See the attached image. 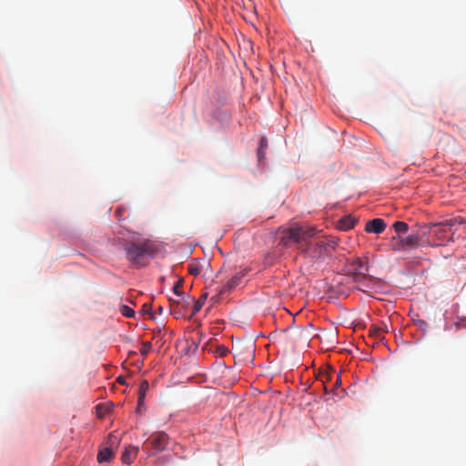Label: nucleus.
<instances>
[{
  "mask_svg": "<svg viewBox=\"0 0 466 466\" xmlns=\"http://www.w3.org/2000/svg\"><path fill=\"white\" fill-rule=\"evenodd\" d=\"M457 222H458V223H464V221H463V220H461V219H459V218H453V219H451V225H453V224H455V223H457Z\"/></svg>",
  "mask_w": 466,
  "mask_h": 466,
  "instance_id": "obj_26",
  "label": "nucleus"
},
{
  "mask_svg": "<svg viewBox=\"0 0 466 466\" xmlns=\"http://www.w3.org/2000/svg\"><path fill=\"white\" fill-rule=\"evenodd\" d=\"M420 328L425 329V328H427V327H428V324H427V322H426V321H424V320H420Z\"/></svg>",
  "mask_w": 466,
  "mask_h": 466,
  "instance_id": "obj_28",
  "label": "nucleus"
},
{
  "mask_svg": "<svg viewBox=\"0 0 466 466\" xmlns=\"http://www.w3.org/2000/svg\"><path fill=\"white\" fill-rule=\"evenodd\" d=\"M149 384L147 380H142L139 384V390H138V400L137 403L140 407L144 403V400L147 394V391L148 390Z\"/></svg>",
  "mask_w": 466,
  "mask_h": 466,
  "instance_id": "obj_16",
  "label": "nucleus"
},
{
  "mask_svg": "<svg viewBox=\"0 0 466 466\" xmlns=\"http://www.w3.org/2000/svg\"><path fill=\"white\" fill-rule=\"evenodd\" d=\"M432 229H434L435 233H437L439 230H442V224H417L416 228L412 231L418 234V237H420V240L422 244H430L428 237L431 233Z\"/></svg>",
  "mask_w": 466,
  "mask_h": 466,
  "instance_id": "obj_6",
  "label": "nucleus"
},
{
  "mask_svg": "<svg viewBox=\"0 0 466 466\" xmlns=\"http://www.w3.org/2000/svg\"><path fill=\"white\" fill-rule=\"evenodd\" d=\"M267 148H268V140L266 137H263L259 140V146H258V152H257L258 158L259 162H261L262 159H264L266 157L265 151Z\"/></svg>",
  "mask_w": 466,
  "mask_h": 466,
  "instance_id": "obj_17",
  "label": "nucleus"
},
{
  "mask_svg": "<svg viewBox=\"0 0 466 466\" xmlns=\"http://www.w3.org/2000/svg\"><path fill=\"white\" fill-rule=\"evenodd\" d=\"M457 327L460 329L461 327H466V322L463 320L462 322L456 323Z\"/></svg>",
  "mask_w": 466,
  "mask_h": 466,
  "instance_id": "obj_29",
  "label": "nucleus"
},
{
  "mask_svg": "<svg viewBox=\"0 0 466 466\" xmlns=\"http://www.w3.org/2000/svg\"><path fill=\"white\" fill-rule=\"evenodd\" d=\"M279 245L285 248L297 246L301 254L317 259L335 249L336 243L327 239L312 238L317 235L316 228L300 223H293L289 227L279 228Z\"/></svg>",
  "mask_w": 466,
  "mask_h": 466,
  "instance_id": "obj_1",
  "label": "nucleus"
},
{
  "mask_svg": "<svg viewBox=\"0 0 466 466\" xmlns=\"http://www.w3.org/2000/svg\"><path fill=\"white\" fill-rule=\"evenodd\" d=\"M346 267L348 273L352 276L354 282L358 277L363 276L369 271L368 263L357 257L349 259Z\"/></svg>",
  "mask_w": 466,
  "mask_h": 466,
  "instance_id": "obj_5",
  "label": "nucleus"
},
{
  "mask_svg": "<svg viewBox=\"0 0 466 466\" xmlns=\"http://www.w3.org/2000/svg\"><path fill=\"white\" fill-rule=\"evenodd\" d=\"M151 348H152L151 342H149V341L143 342L142 348H141V350H140L141 354L142 355H147L150 351Z\"/></svg>",
  "mask_w": 466,
  "mask_h": 466,
  "instance_id": "obj_21",
  "label": "nucleus"
},
{
  "mask_svg": "<svg viewBox=\"0 0 466 466\" xmlns=\"http://www.w3.org/2000/svg\"><path fill=\"white\" fill-rule=\"evenodd\" d=\"M380 328H381V333L388 331L386 325H384L383 327H380Z\"/></svg>",
  "mask_w": 466,
  "mask_h": 466,
  "instance_id": "obj_32",
  "label": "nucleus"
},
{
  "mask_svg": "<svg viewBox=\"0 0 466 466\" xmlns=\"http://www.w3.org/2000/svg\"><path fill=\"white\" fill-rule=\"evenodd\" d=\"M250 355L252 356V353H253V350H252V346H250V351H249Z\"/></svg>",
  "mask_w": 466,
  "mask_h": 466,
  "instance_id": "obj_36",
  "label": "nucleus"
},
{
  "mask_svg": "<svg viewBox=\"0 0 466 466\" xmlns=\"http://www.w3.org/2000/svg\"><path fill=\"white\" fill-rule=\"evenodd\" d=\"M120 384H124L125 383V379L123 377H118L117 380H116Z\"/></svg>",
  "mask_w": 466,
  "mask_h": 466,
  "instance_id": "obj_30",
  "label": "nucleus"
},
{
  "mask_svg": "<svg viewBox=\"0 0 466 466\" xmlns=\"http://www.w3.org/2000/svg\"><path fill=\"white\" fill-rule=\"evenodd\" d=\"M120 312L127 318H132L135 315V311L128 306L123 305L120 308Z\"/></svg>",
  "mask_w": 466,
  "mask_h": 466,
  "instance_id": "obj_19",
  "label": "nucleus"
},
{
  "mask_svg": "<svg viewBox=\"0 0 466 466\" xmlns=\"http://www.w3.org/2000/svg\"><path fill=\"white\" fill-rule=\"evenodd\" d=\"M138 451H139V449L137 446L129 445V446L126 447L125 451L122 452V455H121L122 462L128 464V465L131 464L133 460L137 455Z\"/></svg>",
  "mask_w": 466,
  "mask_h": 466,
  "instance_id": "obj_10",
  "label": "nucleus"
},
{
  "mask_svg": "<svg viewBox=\"0 0 466 466\" xmlns=\"http://www.w3.org/2000/svg\"><path fill=\"white\" fill-rule=\"evenodd\" d=\"M121 211H122V208H118L116 211V215L117 216H120L121 215Z\"/></svg>",
  "mask_w": 466,
  "mask_h": 466,
  "instance_id": "obj_31",
  "label": "nucleus"
},
{
  "mask_svg": "<svg viewBox=\"0 0 466 466\" xmlns=\"http://www.w3.org/2000/svg\"><path fill=\"white\" fill-rule=\"evenodd\" d=\"M124 249L127 259L137 268L145 267L149 258L157 252V247L149 239L129 241L126 243Z\"/></svg>",
  "mask_w": 466,
  "mask_h": 466,
  "instance_id": "obj_2",
  "label": "nucleus"
},
{
  "mask_svg": "<svg viewBox=\"0 0 466 466\" xmlns=\"http://www.w3.org/2000/svg\"><path fill=\"white\" fill-rule=\"evenodd\" d=\"M181 287H182V281L181 280L177 281L173 287V291H174L175 295L181 298V300L185 304H189L193 300V299L189 295H187L184 292L180 291L179 289Z\"/></svg>",
  "mask_w": 466,
  "mask_h": 466,
  "instance_id": "obj_11",
  "label": "nucleus"
},
{
  "mask_svg": "<svg viewBox=\"0 0 466 466\" xmlns=\"http://www.w3.org/2000/svg\"><path fill=\"white\" fill-rule=\"evenodd\" d=\"M370 335L375 337V338H380V334H381V328L380 327H376V326H372L370 328Z\"/></svg>",
  "mask_w": 466,
  "mask_h": 466,
  "instance_id": "obj_22",
  "label": "nucleus"
},
{
  "mask_svg": "<svg viewBox=\"0 0 466 466\" xmlns=\"http://www.w3.org/2000/svg\"><path fill=\"white\" fill-rule=\"evenodd\" d=\"M420 244L422 243L420 240V237H418V234L414 233L413 231L405 238H400L399 240V245L402 248H415L419 247Z\"/></svg>",
  "mask_w": 466,
  "mask_h": 466,
  "instance_id": "obj_9",
  "label": "nucleus"
},
{
  "mask_svg": "<svg viewBox=\"0 0 466 466\" xmlns=\"http://www.w3.org/2000/svg\"><path fill=\"white\" fill-rule=\"evenodd\" d=\"M113 438H116L115 435L113 433H110L109 440H112Z\"/></svg>",
  "mask_w": 466,
  "mask_h": 466,
  "instance_id": "obj_34",
  "label": "nucleus"
},
{
  "mask_svg": "<svg viewBox=\"0 0 466 466\" xmlns=\"http://www.w3.org/2000/svg\"><path fill=\"white\" fill-rule=\"evenodd\" d=\"M392 228H394L395 232L397 233V237H393V239L398 238L400 240V238L401 234H405L409 229V225L406 222L403 221H396L393 223Z\"/></svg>",
  "mask_w": 466,
  "mask_h": 466,
  "instance_id": "obj_15",
  "label": "nucleus"
},
{
  "mask_svg": "<svg viewBox=\"0 0 466 466\" xmlns=\"http://www.w3.org/2000/svg\"><path fill=\"white\" fill-rule=\"evenodd\" d=\"M170 302H171V306L177 304V305H179L180 303H183V306H185L186 304L180 299H172L170 298L169 299Z\"/></svg>",
  "mask_w": 466,
  "mask_h": 466,
  "instance_id": "obj_25",
  "label": "nucleus"
},
{
  "mask_svg": "<svg viewBox=\"0 0 466 466\" xmlns=\"http://www.w3.org/2000/svg\"><path fill=\"white\" fill-rule=\"evenodd\" d=\"M168 442L169 437L166 432H154L143 443L142 450L145 451L148 456H153L157 452L165 451Z\"/></svg>",
  "mask_w": 466,
  "mask_h": 466,
  "instance_id": "obj_3",
  "label": "nucleus"
},
{
  "mask_svg": "<svg viewBox=\"0 0 466 466\" xmlns=\"http://www.w3.org/2000/svg\"><path fill=\"white\" fill-rule=\"evenodd\" d=\"M386 227L387 225L382 218H373L366 222L364 229L367 233L379 235L385 230Z\"/></svg>",
  "mask_w": 466,
  "mask_h": 466,
  "instance_id": "obj_7",
  "label": "nucleus"
},
{
  "mask_svg": "<svg viewBox=\"0 0 466 466\" xmlns=\"http://www.w3.org/2000/svg\"><path fill=\"white\" fill-rule=\"evenodd\" d=\"M323 383H324V391H325V393H328V389H327V386L325 385L326 382L323 381Z\"/></svg>",
  "mask_w": 466,
  "mask_h": 466,
  "instance_id": "obj_33",
  "label": "nucleus"
},
{
  "mask_svg": "<svg viewBox=\"0 0 466 466\" xmlns=\"http://www.w3.org/2000/svg\"><path fill=\"white\" fill-rule=\"evenodd\" d=\"M114 457V451L111 448L106 447L99 451L97 454L98 462H108Z\"/></svg>",
  "mask_w": 466,
  "mask_h": 466,
  "instance_id": "obj_12",
  "label": "nucleus"
},
{
  "mask_svg": "<svg viewBox=\"0 0 466 466\" xmlns=\"http://www.w3.org/2000/svg\"><path fill=\"white\" fill-rule=\"evenodd\" d=\"M150 309H151V305H149V304H144V306H143V309H142V310H143L144 312H148V311L150 310Z\"/></svg>",
  "mask_w": 466,
  "mask_h": 466,
  "instance_id": "obj_27",
  "label": "nucleus"
},
{
  "mask_svg": "<svg viewBox=\"0 0 466 466\" xmlns=\"http://www.w3.org/2000/svg\"><path fill=\"white\" fill-rule=\"evenodd\" d=\"M208 294H203L197 301H195L193 309H192V315L198 313L202 306L204 305L205 300L207 299Z\"/></svg>",
  "mask_w": 466,
  "mask_h": 466,
  "instance_id": "obj_18",
  "label": "nucleus"
},
{
  "mask_svg": "<svg viewBox=\"0 0 466 466\" xmlns=\"http://www.w3.org/2000/svg\"><path fill=\"white\" fill-rule=\"evenodd\" d=\"M209 267H210L209 262L204 258L203 259H201V258L193 259L188 264V272H189V274H191L193 276H198L202 273V271L204 269L208 268Z\"/></svg>",
  "mask_w": 466,
  "mask_h": 466,
  "instance_id": "obj_8",
  "label": "nucleus"
},
{
  "mask_svg": "<svg viewBox=\"0 0 466 466\" xmlns=\"http://www.w3.org/2000/svg\"><path fill=\"white\" fill-rule=\"evenodd\" d=\"M170 460V458L168 456H161V457H158L155 463L158 466L160 465H164L165 463L168 462Z\"/></svg>",
  "mask_w": 466,
  "mask_h": 466,
  "instance_id": "obj_23",
  "label": "nucleus"
},
{
  "mask_svg": "<svg viewBox=\"0 0 466 466\" xmlns=\"http://www.w3.org/2000/svg\"><path fill=\"white\" fill-rule=\"evenodd\" d=\"M241 280V277L238 275L234 276L231 278L221 289L220 294L229 292L231 289L236 288Z\"/></svg>",
  "mask_w": 466,
  "mask_h": 466,
  "instance_id": "obj_13",
  "label": "nucleus"
},
{
  "mask_svg": "<svg viewBox=\"0 0 466 466\" xmlns=\"http://www.w3.org/2000/svg\"><path fill=\"white\" fill-rule=\"evenodd\" d=\"M157 310H158L159 313H161L162 310H163L162 307H158Z\"/></svg>",
  "mask_w": 466,
  "mask_h": 466,
  "instance_id": "obj_35",
  "label": "nucleus"
},
{
  "mask_svg": "<svg viewBox=\"0 0 466 466\" xmlns=\"http://www.w3.org/2000/svg\"><path fill=\"white\" fill-rule=\"evenodd\" d=\"M355 223V218L346 216L339 220L338 227L340 230H349L354 227Z\"/></svg>",
  "mask_w": 466,
  "mask_h": 466,
  "instance_id": "obj_14",
  "label": "nucleus"
},
{
  "mask_svg": "<svg viewBox=\"0 0 466 466\" xmlns=\"http://www.w3.org/2000/svg\"><path fill=\"white\" fill-rule=\"evenodd\" d=\"M215 352L217 355L224 357L229 352V350L224 345H218L217 346Z\"/></svg>",
  "mask_w": 466,
  "mask_h": 466,
  "instance_id": "obj_20",
  "label": "nucleus"
},
{
  "mask_svg": "<svg viewBox=\"0 0 466 466\" xmlns=\"http://www.w3.org/2000/svg\"><path fill=\"white\" fill-rule=\"evenodd\" d=\"M357 289L365 293H376L382 288V281L368 273L358 277L355 281Z\"/></svg>",
  "mask_w": 466,
  "mask_h": 466,
  "instance_id": "obj_4",
  "label": "nucleus"
},
{
  "mask_svg": "<svg viewBox=\"0 0 466 466\" xmlns=\"http://www.w3.org/2000/svg\"><path fill=\"white\" fill-rule=\"evenodd\" d=\"M340 383H341L340 374L339 373V374H337V380L331 389V391H334L338 387H339Z\"/></svg>",
  "mask_w": 466,
  "mask_h": 466,
  "instance_id": "obj_24",
  "label": "nucleus"
}]
</instances>
